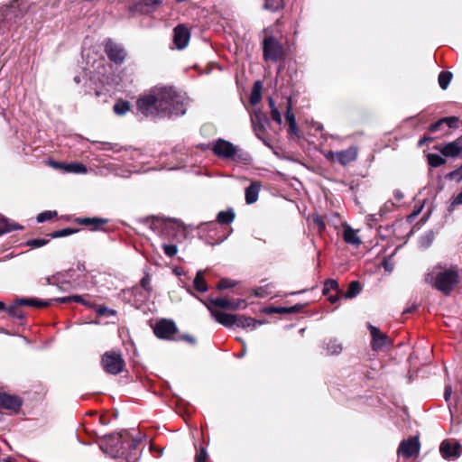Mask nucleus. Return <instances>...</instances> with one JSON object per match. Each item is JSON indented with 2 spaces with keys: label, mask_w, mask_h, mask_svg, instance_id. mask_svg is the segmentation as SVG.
<instances>
[{
  "label": "nucleus",
  "mask_w": 462,
  "mask_h": 462,
  "mask_svg": "<svg viewBox=\"0 0 462 462\" xmlns=\"http://www.w3.org/2000/svg\"><path fill=\"white\" fill-rule=\"evenodd\" d=\"M104 51L107 55L108 60L103 56L98 58L97 53H94L91 50H84L82 57L86 60L87 67L84 68V75L75 76L74 81L79 84L82 80L89 79L97 80L101 85L100 88L96 89V96L97 97H104L103 102H107V97H113L116 93V78L114 63L116 62V43L112 39H107L104 42Z\"/></svg>",
  "instance_id": "nucleus-1"
},
{
  "label": "nucleus",
  "mask_w": 462,
  "mask_h": 462,
  "mask_svg": "<svg viewBox=\"0 0 462 462\" xmlns=\"http://www.w3.org/2000/svg\"><path fill=\"white\" fill-rule=\"evenodd\" d=\"M137 111L145 117L157 119L183 116L186 97L171 87L154 88L136 102Z\"/></svg>",
  "instance_id": "nucleus-2"
},
{
  "label": "nucleus",
  "mask_w": 462,
  "mask_h": 462,
  "mask_svg": "<svg viewBox=\"0 0 462 462\" xmlns=\"http://www.w3.org/2000/svg\"><path fill=\"white\" fill-rule=\"evenodd\" d=\"M142 440L141 433L135 429L117 432V461L138 462L142 454L139 447Z\"/></svg>",
  "instance_id": "nucleus-3"
},
{
  "label": "nucleus",
  "mask_w": 462,
  "mask_h": 462,
  "mask_svg": "<svg viewBox=\"0 0 462 462\" xmlns=\"http://www.w3.org/2000/svg\"><path fill=\"white\" fill-rule=\"evenodd\" d=\"M425 280L435 289L448 296L462 282V271L456 266L442 268L436 266L427 273Z\"/></svg>",
  "instance_id": "nucleus-4"
},
{
  "label": "nucleus",
  "mask_w": 462,
  "mask_h": 462,
  "mask_svg": "<svg viewBox=\"0 0 462 462\" xmlns=\"http://www.w3.org/2000/svg\"><path fill=\"white\" fill-rule=\"evenodd\" d=\"M208 148L212 151L217 157L231 162L245 161L247 154L244 156L239 153V147L229 141L218 138L209 143Z\"/></svg>",
  "instance_id": "nucleus-5"
},
{
  "label": "nucleus",
  "mask_w": 462,
  "mask_h": 462,
  "mask_svg": "<svg viewBox=\"0 0 462 462\" xmlns=\"http://www.w3.org/2000/svg\"><path fill=\"white\" fill-rule=\"evenodd\" d=\"M263 56L265 61L277 62L284 56L282 44L273 36L265 37L263 41Z\"/></svg>",
  "instance_id": "nucleus-6"
},
{
  "label": "nucleus",
  "mask_w": 462,
  "mask_h": 462,
  "mask_svg": "<svg viewBox=\"0 0 462 462\" xmlns=\"http://www.w3.org/2000/svg\"><path fill=\"white\" fill-rule=\"evenodd\" d=\"M22 2V0H12L8 5L0 8V32L6 23L16 22L23 15L24 8L21 7Z\"/></svg>",
  "instance_id": "nucleus-7"
},
{
  "label": "nucleus",
  "mask_w": 462,
  "mask_h": 462,
  "mask_svg": "<svg viewBox=\"0 0 462 462\" xmlns=\"http://www.w3.org/2000/svg\"><path fill=\"white\" fill-rule=\"evenodd\" d=\"M86 267L84 263H79L76 268H70L62 272L67 273L65 288L67 291L69 290H76L83 287V278L85 277Z\"/></svg>",
  "instance_id": "nucleus-8"
},
{
  "label": "nucleus",
  "mask_w": 462,
  "mask_h": 462,
  "mask_svg": "<svg viewBox=\"0 0 462 462\" xmlns=\"http://www.w3.org/2000/svg\"><path fill=\"white\" fill-rule=\"evenodd\" d=\"M357 148L355 146H350L347 149L339 152L329 151L325 154V157L327 160L332 162H338L339 164L345 166L356 161L357 158Z\"/></svg>",
  "instance_id": "nucleus-9"
},
{
  "label": "nucleus",
  "mask_w": 462,
  "mask_h": 462,
  "mask_svg": "<svg viewBox=\"0 0 462 462\" xmlns=\"http://www.w3.org/2000/svg\"><path fill=\"white\" fill-rule=\"evenodd\" d=\"M439 453L445 460L456 461L462 455V446L455 439H445L439 445Z\"/></svg>",
  "instance_id": "nucleus-10"
},
{
  "label": "nucleus",
  "mask_w": 462,
  "mask_h": 462,
  "mask_svg": "<svg viewBox=\"0 0 462 462\" xmlns=\"http://www.w3.org/2000/svg\"><path fill=\"white\" fill-rule=\"evenodd\" d=\"M153 332L157 337L170 340L174 338L178 328L174 321L171 319H161L156 322Z\"/></svg>",
  "instance_id": "nucleus-11"
},
{
  "label": "nucleus",
  "mask_w": 462,
  "mask_h": 462,
  "mask_svg": "<svg viewBox=\"0 0 462 462\" xmlns=\"http://www.w3.org/2000/svg\"><path fill=\"white\" fill-rule=\"evenodd\" d=\"M141 157V152L136 149L120 148L117 149V161H121L123 164L129 167L126 173L136 171L134 162Z\"/></svg>",
  "instance_id": "nucleus-12"
},
{
  "label": "nucleus",
  "mask_w": 462,
  "mask_h": 462,
  "mask_svg": "<svg viewBox=\"0 0 462 462\" xmlns=\"http://www.w3.org/2000/svg\"><path fill=\"white\" fill-rule=\"evenodd\" d=\"M367 328L372 337L371 347L373 350L380 351L384 346L392 344L389 337L383 333L378 328L373 326L372 324H368Z\"/></svg>",
  "instance_id": "nucleus-13"
},
{
  "label": "nucleus",
  "mask_w": 462,
  "mask_h": 462,
  "mask_svg": "<svg viewBox=\"0 0 462 462\" xmlns=\"http://www.w3.org/2000/svg\"><path fill=\"white\" fill-rule=\"evenodd\" d=\"M420 451V442L417 437L404 439L401 442L398 448V455L405 458H410L417 455Z\"/></svg>",
  "instance_id": "nucleus-14"
},
{
  "label": "nucleus",
  "mask_w": 462,
  "mask_h": 462,
  "mask_svg": "<svg viewBox=\"0 0 462 462\" xmlns=\"http://www.w3.org/2000/svg\"><path fill=\"white\" fill-rule=\"evenodd\" d=\"M200 301L208 308V310L210 311L212 317L215 319L216 321H217L218 323L226 328L235 326L236 317V314H230L220 310H216L211 306H209L208 303H207L206 301L202 300H200Z\"/></svg>",
  "instance_id": "nucleus-15"
},
{
  "label": "nucleus",
  "mask_w": 462,
  "mask_h": 462,
  "mask_svg": "<svg viewBox=\"0 0 462 462\" xmlns=\"http://www.w3.org/2000/svg\"><path fill=\"white\" fill-rule=\"evenodd\" d=\"M190 39V32L184 24H179L173 30V42L177 49H184Z\"/></svg>",
  "instance_id": "nucleus-16"
},
{
  "label": "nucleus",
  "mask_w": 462,
  "mask_h": 462,
  "mask_svg": "<svg viewBox=\"0 0 462 462\" xmlns=\"http://www.w3.org/2000/svg\"><path fill=\"white\" fill-rule=\"evenodd\" d=\"M254 131L258 138L262 139L265 134V125L268 124L267 116L260 110L254 111L251 116Z\"/></svg>",
  "instance_id": "nucleus-17"
},
{
  "label": "nucleus",
  "mask_w": 462,
  "mask_h": 462,
  "mask_svg": "<svg viewBox=\"0 0 462 462\" xmlns=\"http://www.w3.org/2000/svg\"><path fill=\"white\" fill-rule=\"evenodd\" d=\"M101 451L110 458H116V439L113 434L104 436L99 440Z\"/></svg>",
  "instance_id": "nucleus-18"
},
{
  "label": "nucleus",
  "mask_w": 462,
  "mask_h": 462,
  "mask_svg": "<svg viewBox=\"0 0 462 462\" xmlns=\"http://www.w3.org/2000/svg\"><path fill=\"white\" fill-rule=\"evenodd\" d=\"M0 406L8 411L16 412L22 406L20 398L6 393L0 394Z\"/></svg>",
  "instance_id": "nucleus-19"
},
{
  "label": "nucleus",
  "mask_w": 462,
  "mask_h": 462,
  "mask_svg": "<svg viewBox=\"0 0 462 462\" xmlns=\"http://www.w3.org/2000/svg\"><path fill=\"white\" fill-rule=\"evenodd\" d=\"M137 291H140V298H138V300L143 301L147 300L152 292V286H151V278L149 274H146L144 277L142 278L140 282V287H135L133 289V293L137 296Z\"/></svg>",
  "instance_id": "nucleus-20"
},
{
  "label": "nucleus",
  "mask_w": 462,
  "mask_h": 462,
  "mask_svg": "<svg viewBox=\"0 0 462 462\" xmlns=\"http://www.w3.org/2000/svg\"><path fill=\"white\" fill-rule=\"evenodd\" d=\"M76 222L79 225L88 226L91 231H97L102 228V226L106 224L108 220L102 217H78Z\"/></svg>",
  "instance_id": "nucleus-21"
},
{
  "label": "nucleus",
  "mask_w": 462,
  "mask_h": 462,
  "mask_svg": "<svg viewBox=\"0 0 462 462\" xmlns=\"http://www.w3.org/2000/svg\"><path fill=\"white\" fill-rule=\"evenodd\" d=\"M103 370L110 374H116V350L106 352L101 357Z\"/></svg>",
  "instance_id": "nucleus-22"
},
{
  "label": "nucleus",
  "mask_w": 462,
  "mask_h": 462,
  "mask_svg": "<svg viewBox=\"0 0 462 462\" xmlns=\"http://www.w3.org/2000/svg\"><path fill=\"white\" fill-rule=\"evenodd\" d=\"M161 4L162 0H135L134 10L139 13L149 14L153 12Z\"/></svg>",
  "instance_id": "nucleus-23"
},
{
  "label": "nucleus",
  "mask_w": 462,
  "mask_h": 462,
  "mask_svg": "<svg viewBox=\"0 0 462 462\" xmlns=\"http://www.w3.org/2000/svg\"><path fill=\"white\" fill-rule=\"evenodd\" d=\"M458 123L459 119L457 116L443 117L435 124H432L429 129L430 132H437L443 125H446L448 128L456 129L458 127Z\"/></svg>",
  "instance_id": "nucleus-24"
},
{
  "label": "nucleus",
  "mask_w": 462,
  "mask_h": 462,
  "mask_svg": "<svg viewBox=\"0 0 462 462\" xmlns=\"http://www.w3.org/2000/svg\"><path fill=\"white\" fill-rule=\"evenodd\" d=\"M261 189V183L259 181H253L245 189V199L247 204H253L257 201L259 192Z\"/></svg>",
  "instance_id": "nucleus-25"
},
{
  "label": "nucleus",
  "mask_w": 462,
  "mask_h": 462,
  "mask_svg": "<svg viewBox=\"0 0 462 462\" xmlns=\"http://www.w3.org/2000/svg\"><path fill=\"white\" fill-rule=\"evenodd\" d=\"M66 275L67 273L58 272L51 276L44 278L45 284L54 285L57 286L60 291H67V288H65V282H67Z\"/></svg>",
  "instance_id": "nucleus-26"
},
{
  "label": "nucleus",
  "mask_w": 462,
  "mask_h": 462,
  "mask_svg": "<svg viewBox=\"0 0 462 462\" xmlns=\"http://www.w3.org/2000/svg\"><path fill=\"white\" fill-rule=\"evenodd\" d=\"M53 166L55 168H61L66 172L69 173H76V174H81V173H87L88 170L87 167L80 162H71V163H53Z\"/></svg>",
  "instance_id": "nucleus-27"
},
{
  "label": "nucleus",
  "mask_w": 462,
  "mask_h": 462,
  "mask_svg": "<svg viewBox=\"0 0 462 462\" xmlns=\"http://www.w3.org/2000/svg\"><path fill=\"white\" fill-rule=\"evenodd\" d=\"M262 322L244 315H236L235 325L241 328L255 329Z\"/></svg>",
  "instance_id": "nucleus-28"
},
{
  "label": "nucleus",
  "mask_w": 462,
  "mask_h": 462,
  "mask_svg": "<svg viewBox=\"0 0 462 462\" xmlns=\"http://www.w3.org/2000/svg\"><path fill=\"white\" fill-rule=\"evenodd\" d=\"M292 105H291V97H288L287 99V110L285 118L289 124V132L292 134H298V126L296 123L295 115L291 112Z\"/></svg>",
  "instance_id": "nucleus-29"
},
{
  "label": "nucleus",
  "mask_w": 462,
  "mask_h": 462,
  "mask_svg": "<svg viewBox=\"0 0 462 462\" xmlns=\"http://www.w3.org/2000/svg\"><path fill=\"white\" fill-rule=\"evenodd\" d=\"M23 226L19 224L10 220L7 217L0 215V235H4L5 233H9L13 230L22 229Z\"/></svg>",
  "instance_id": "nucleus-30"
},
{
  "label": "nucleus",
  "mask_w": 462,
  "mask_h": 462,
  "mask_svg": "<svg viewBox=\"0 0 462 462\" xmlns=\"http://www.w3.org/2000/svg\"><path fill=\"white\" fill-rule=\"evenodd\" d=\"M53 301V299L49 300H41L38 299H32V298H20L17 299V303L31 307H36V308H42V307H47L51 304V302Z\"/></svg>",
  "instance_id": "nucleus-31"
},
{
  "label": "nucleus",
  "mask_w": 462,
  "mask_h": 462,
  "mask_svg": "<svg viewBox=\"0 0 462 462\" xmlns=\"http://www.w3.org/2000/svg\"><path fill=\"white\" fill-rule=\"evenodd\" d=\"M343 238L346 243L353 245H359L362 241L360 237L357 236L356 230L351 228L350 226H346L343 233Z\"/></svg>",
  "instance_id": "nucleus-32"
},
{
  "label": "nucleus",
  "mask_w": 462,
  "mask_h": 462,
  "mask_svg": "<svg viewBox=\"0 0 462 462\" xmlns=\"http://www.w3.org/2000/svg\"><path fill=\"white\" fill-rule=\"evenodd\" d=\"M461 152V147L456 142L447 143L442 149L441 153L447 157H455Z\"/></svg>",
  "instance_id": "nucleus-33"
},
{
  "label": "nucleus",
  "mask_w": 462,
  "mask_h": 462,
  "mask_svg": "<svg viewBox=\"0 0 462 462\" xmlns=\"http://www.w3.org/2000/svg\"><path fill=\"white\" fill-rule=\"evenodd\" d=\"M194 288L199 292H206L208 290L207 282L204 278V271L199 270L193 281Z\"/></svg>",
  "instance_id": "nucleus-34"
},
{
  "label": "nucleus",
  "mask_w": 462,
  "mask_h": 462,
  "mask_svg": "<svg viewBox=\"0 0 462 462\" xmlns=\"http://www.w3.org/2000/svg\"><path fill=\"white\" fill-rule=\"evenodd\" d=\"M262 88H263L262 82L259 80L255 81L254 84L251 95H250V103L253 106H255L258 103H260L261 98H262Z\"/></svg>",
  "instance_id": "nucleus-35"
},
{
  "label": "nucleus",
  "mask_w": 462,
  "mask_h": 462,
  "mask_svg": "<svg viewBox=\"0 0 462 462\" xmlns=\"http://www.w3.org/2000/svg\"><path fill=\"white\" fill-rule=\"evenodd\" d=\"M362 287L359 282L352 281L344 295L346 299H353L361 292Z\"/></svg>",
  "instance_id": "nucleus-36"
},
{
  "label": "nucleus",
  "mask_w": 462,
  "mask_h": 462,
  "mask_svg": "<svg viewBox=\"0 0 462 462\" xmlns=\"http://www.w3.org/2000/svg\"><path fill=\"white\" fill-rule=\"evenodd\" d=\"M235 219V213L232 209L220 211L217 216V220L221 225H228Z\"/></svg>",
  "instance_id": "nucleus-37"
},
{
  "label": "nucleus",
  "mask_w": 462,
  "mask_h": 462,
  "mask_svg": "<svg viewBox=\"0 0 462 462\" xmlns=\"http://www.w3.org/2000/svg\"><path fill=\"white\" fill-rule=\"evenodd\" d=\"M331 291H335L337 293L341 292L337 281L334 279H328L325 282L322 293L327 296Z\"/></svg>",
  "instance_id": "nucleus-38"
},
{
  "label": "nucleus",
  "mask_w": 462,
  "mask_h": 462,
  "mask_svg": "<svg viewBox=\"0 0 462 462\" xmlns=\"http://www.w3.org/2000/svg\"><path fill=\"white\" fill-rule=\"evenodd\" d=\"M283 8L282 0H265L263 9L270 12H276Z\"/></svg>",
  "instance_id": "nucleus-39"
},
{
  "label": "nucleus",
  "mask_w": 462,
  "mask_h": 462,
  "mask_svg": "<svg viewBox=\"0 0 462 462\" xmlns=\"http://www.w3.org/2000/svg\"><path fill=\"white\" fill-rule=\"evenodd\" d=\"M452 79V73L449 71H441L439 74L438 81L439 85L442 89H446Z\"/></svg>",
  "instance_id": "nucleus-40"
},
{
  "label": "nucleus",
  "mask_w": 462,
  "mask_h": 462,
  "mask_svg": "<svg viewBox=\"0 0 462 462\" xmlns=\"http://www.w3.org/2000/svg\"><path fill=\"white\" fill-rule=\"evenodd\" d=\"M428 163L431 167H439L445 163V159L437 153H429L427 155Z\"/></svg>",
  "instance_id": "nucleus-41"
},
{
  "label": "nucleus",
  "mask_w": 462,
  "mask_h": 462,
  "mask_svg": "<svg viewBox=\"0 0 462 462\" xmlns=\"http://www.w3.org/2000/svg\"><path fill=\"white\" fill-rule=\"evenodd\" d=\"M20 306L21 305L17 303V300H16L13 305H11L7 308L8 314L13 318L22 319L23 318V314L22 310H20Z\"/></svg>",
  "instance_id": "nucleus-42"
},
{
  "label": "nucleus",
  "mask_w": 462,
  "mask_h": 462,
  "mask_svg": "<svg viewBox=\"0 0 462 462\" xmlns=\"http://www.w3.org/2000/svg\"><path fill=\"white\" fill-rule=\"evenodd\" d=\"M209 306H214L220 309H228L231 305L229 304V300L224 298H214L208 300Z\"/></svg>",
  "instance_id": "nucleus-43"
},
{
  "label": "nucleus",
  "mask_w": 462,
  "mask_h": 462,
  "mask_svg": "<svg viewBox=\"0 0 462 462\" xmlns=\"http://www.w3.org/2000/svg\"><path fill=\"white\" fill-rule=\"evenodd\" d=\"M342 351V346L336 340H329L327 344L328 355H338Z\"/></svg>",
  "instance_id": "nucleus-44"
},
{
  "label": "nucleus",
  "mask_w": 462,
  "mask_h": 462,
  "mask_svg": "<svg viewBox=\"0 0 462 462\" xmlns=\"http://www.w3.org/2000/svg\"><path fill=\"white\" fill-rule=\"evenodd\" d=\"M53 301L60 303H69L71 301L85 303L83 298L79 295L55 298L53 299Z\"/></svg>",
  "instance_id": "nucleus-45"
},
{
  "label": "nucleus",
  "mask_w": 462,
  "mask_h": 462,
  "mask_svg": "<svg viewBox=\"0 0 462 462\" xmlns=\"http://www.w3.org/2000/svg\"><path fill=\"white\" fill-rule=\"evenodd\" d=\"M56 216H57V212L56 211L46 210V211H43V212L40 213L37 216L36 219H37V222L43 223L45 221L52 219Z\"/></svg>",
  "instance_id": "nucleus-46"
},
{
  "label": "nucleus",
  "mask_w": 462,
  "mask_h": 462,
  "mask_svg": "<svg viewBox=\"0 0 462 462\" xmlns=\"http://www.w3.org/2000/svg\"><path fill=\"white\" fill-rule=\"evenodd\" d=\"M49 243V239L44 238H35L31 239L26 242V245L32 248H40L42 246H44Z\"/></svg>",
  "instance_id": "nucleus-47"
},
{
  "label": "nucleus",
  "mask_w": 462,
  "mask_h": 462,
  "mask_svg": "<svg viewBox=\"0 0 462 462\" xmlns=\"http://www.w3.org/2000/svg\"><path fill=\"white\" fill-rule=\"evenodd\" d=\"M433 239H434L433 232L430 231V232L425 234L420 239V246L429 247L431 245Z\"/></svg>",
  "instance_id": "nucleus-48"
},
{
  "label": "nucleus",
  "mask_w": 462,
  "mask_h": 462,
  "mask_svg": "<svg viewBox=\"0 0 462 462\" xmlns=\"http://www.w3.org/2000/svg\"><path fill=\"white\" fill-rule=\"evenodd\" d=\"M130 110V104L127 101L117 99V115H125Z\"/></svg>",
  "instance_id": "nucleus-49"
},
{
  "label": "nucleus",
  "mask_w": 462,
  "mask_h": 462,
  "mask_svg": "<svg viewBox=\"0 0 462 462\" xmlns=\"http://www.w3.org/2000/svg\"><path fill=\"white\" fill-rule=\"evenodd\" d=\"M162 250L164 254L169 257H173L178 253V248L175 245H163Z\"/></svg>",
  "instance_id": "nucleus-50"
},
{
  "label": "nucleus",
  "mask_w": 462,
  "mask_h": 462,
  "mask_svg": "<svg viewBox=\"0 0 462 462\" xmlns=\"http://www.w3.org/2000/svg\"><path fill=\"white\" fill-rule=\"evenodd\" d=\"M236 285V282L230 279H221L217 284L218 290H226Z\"/></svg>",
  "instance_id": "nucleus-51"
},
{
  "label": "nucleus",
  "mask_w": 462,
  "mask_h": 462,
  "mask_svg": "<svg viewBox=\"0 0 462 462\" xmlns=\"http://www.w3.org/2000/svg\"><path fill=\"white\" fill-rule=\"evenodd\" d=\"M74 232L75 231L70 228H64V229L55 231L54 233L51 234V236L54 238L62 237V236H69V235L73 234Z\"/></svg>",
  "instance_id": "nucleus-52"
},
{
  "label": "nucleus",
  "mask_w": 462,
  "mask_h": 462,
  "mask_svg": "<svg viewBox=\"0 0 462 462\" xmlns=\"http://www.w3.org/2000/svg\"><path fill=\"white\" fill-rule=\"evenodd\" d=\"M450 180L460 181L462 180V165L448 174Z\"/></svg>",
  "instance_id": "nucleus-53"
},
{
  "label": "nucleus",
  "mask_w": 462,
  "mask_h": 462,
  "mask_svg": "<svg viewBox=\"0 0 462 462\" xmlns=\"http://www.w3.org/2000/svg\"><path fill=\"white\" fill-rule=\"evenodd\" d=\"M208 459V453L205 448H201L195 457V462H206Z\"/></svg>",
  "instance_id": "nucleus-54"
},
{
  "label": "nucleus",
  "mask_w": 462,
  "mask_h": 462,
  "mask_svg": "<svg viewBox=\"0 0 462 462\" xmlns=\"http://www.w3.org/2000/svg\"><path fill=\"white\" fill-rule=\"evenodd\" d=\"M271 116L272 119L279 125L282 124V115L278 109H273V111H271Z\"/></svg>",
  "instance_id": "nucleus-55"
},
{
  "label": "nucleus",
  "mask_w": 462,
  "mask_h": 462,
  "mask_svg": "<svg viewBox=\"0 0 462 462\" xmlns=\"http://www.w3.org/2000/svg\"><path fill=\"white\" fill-rule=\"evenodd\" d=\"M313 222L318 226L319 230L321 232L325 229L326 224L320 216H316L313 217Z\"/></svg>",
  "instance_id": "nucleus-56"
},
{
  "label": "nucleus",
  "mask_w": 462,
  "mask_h": 462,
  "mask_svg": "<svg viewBox=\"0 0 462 462\" xmlns=\"http://www.w3.org/2000/svg\"><path fill=\"white\" fill-rule=\"evenodd\" d=\"M126 57V51L123 48L117 46V64L124 61Z\"/></svg>",
  "instance_id": "nucleus-57"
},
{
  "label": "nucleus",
  "mask_w": 462,
  "mask_h": 462,
  "mask_svg": "<svg viewBox=\"0 0 462 462\" xmlns=\"http://www.w3.org/2000/svg\"><path fill=\"white\" fill-rule=\"evenodd\" d=\"M241 303H244V300H229V304L231 305L230 307H228V310H237L240 308V305Z\"/></svg>",
  "instance_id": "nucleus-58"
},
{
  "label": "nucleus",
  "mask_w": 462,
  "mask_h": 462,
  "mask_svg": "<svg viewBox=\"0 0 462 462\" xmlns=\"http://www.w3.org/2000/svg\"><path fill=\"white\" fill-rule=\"evenodd\" d=\"M457 205H462V191L453 199V201L451 203V206L453 207Z\"/></svg>",
  "instance_id": "nucleus-59"
},
{
  "label": "nucleus",
  "mask_w": 462,
  "mask_h": 462,
  "mask_svg": "<svg viewBox=\"0 0 462 462\" xmlns=\"http://www.w3.org/2000/svg\"><path fill=\"white\" fill-rule=\"evenodd\" d=\"M301 308H302V306L300 304H296L292 307H289V308H287V314L299 312L301 310Z\"/></svg>",
  "instance_id": "nucleus-60"
},
{
  "label": "nucleus",
  "mask_w": 462,
  "mask_h": 462,
  "mask_svg": "<svg viewBox=\"0 0 462 462\" xmlns=\"http://www.w3.org/2000/svg\"><path fill=\"white\" fill-rule=\"evenodd\" d=\"M124 360L119 355H117V374L121 373L124 370Z\"/></svg>",
  "instance_id": "nucleus-61"
},
{
  "label": "nucleus",
  "mask_w": 462,
  "mask_h": 462,
  "mask_svg": "<svg viewBox=\"0 0 462 462\" xmlns=\"http://www.w3.org/2000/svg\"><path fill=\"white\" fill-rule=\"evenodd\" d=\"M97 314H98V315H100V316L104 315V314H105V313H106V312H110L112 315L116 314V311H115V310H108V309H107V308H106V307H99V308L97 309Z\"/></svg>",
  "instance_id": "nucleus-62"
},
{
  "label": "nucleus",
  "mask_w": 462,
  "mask_h": 462,
  "mask_svg": "<svg viewBox=\"0 0 462 462\" xmlns=\"http://www.w3.org/2000/svg\"><path fill=\"white\" fill-rule=\"evenodd\" d=\"M452 394V388L450 385H446L444 392V398L446 401H448Z\"/></svg>",
  "instance_id": "nucleus-63"
},
{
  "label": "nucleus",
  "mask_w": 462,
  "mask_h": 462,
  "mask_svg": "<svg viewBox=\"0 0 462 462\" xmlns=\"http://www.w3.org/2000/svg\"><path fill=\"white\" fill-rule=\"evenodd\" d=\"M275 313L279 314H287V308L286 307H277L274 309Z\"/></svg>",
  "instance_id": "nucleus-64"
}]
</instances>
